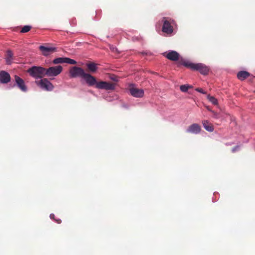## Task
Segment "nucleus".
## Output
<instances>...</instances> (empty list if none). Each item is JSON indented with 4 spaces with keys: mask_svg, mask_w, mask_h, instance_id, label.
<instances>
[{
    "mask_svg": "<svg viewBox=\"0 0 255 255\" xmlns=\"http://www.w3.org/2000/svg\"><path fill=\"white\" fill-rule=\"evenodd\" d=\"M115 51H117V48H113V51H115Z\"/></svg>",
    "mask_w": 255,
    "mask_h": 255,
    "instance_id": "cd10ccee",
    "label": "nucleus"
},
{
    "mask_svg": "<svg viewBox=\"0 0 255 255\" xmlns=\"http://www.w3.org/2000/svg\"><path fill=\"white\" fill-rule=\"evenodd\" d=\"M179 64L193 70L198 71L203 75H207L209 72V68L202 63H193L189 61L181 60Z\"/></svg>",
    "mask_w": 255,
    "mask_h": 255,
    "instance_id": "f03ea898",
    "label": "nucleus"
},
{
    "mask_svg": "<svg viewBox=\"0 0 255 255\" xmlns=\"http://www.w3.org/2000/svg\"><path fill=\"white\" fill-rule=\"evenodd\" d=\"M13 53L11 51L7 50L6 54V62L7 64H10L12 60Z\"/></svg>",
    "mask_w": 255,
    "mask_h": 255,
    "instance_id": "dca6fc26",
    "label": "nucleus"
},
{
    "mask_svg": "<svg viewBox=\"0 0 255 255\" xmlns=\"http://www.w3.org/2000/svg\"><path fill=\"white\" fill-rule=\"evenodd\" d=\"M31 28V26L29 25H25L23 27H22L20 32L21 33H26L28 32Z\"/></svg>",
    "mask_w": 255,
    "mask_h": 255,
    "instance_id": "aec40b11",
    "label": "nucleus"
},
{
    "mask_svg": "<svg viewBox=\"0 0 255 255\" xmlns=\"http://www.w3.org/2000/svg\"><path fill=\"white\" fill-rule=\"evenodd\" d=\"M66 57H59L55 58L53 60V63L55 64L63 63H66Z\"/></svg>",
    "mask_w": 255,
    "mask_h": 255,
    "instance_id": "f3484780",
    "label": "nucleus"
},
{
    "mask_svg": "<svg viewBox=\"0 0 255 255\" xmlns=\"http://www.w3.org/2000/svg\"><path fill=\"white\" fill-rule=\"evenodd\" d=\"M39 49L41 51L42 55L44 56H47L51 53L56 51V48L53 47L40 46H39Z\"/></svg>",
    "mask_w": 255,
    "mask_h": 255,
    "instance_id": "0eeeda50",
    "label": "nucleus"
},
{
    "mask_svg": "<svg viewBox=\"0 0 255 255\" xmlns=\"http://www.w3.org/2000/svg\"><path fill=\"white\" fill-rule=\"evenodd\" d=\"M195 90H196V91H198V92H200V93H202L203 94H206V92H205L203 90V89H202V88H197Z\"/></svg>",
    "mask_w": 255,
    "mask_h": 255,
    "instance_id": "4be33fe9",
    "label": "nucleus"
},
{
    "mask_svg": "<svg viewBox=\"0 0 255 255\" xmlns=\"http://www.w3.org/2000/svg\"><path fill=\"white\" fill-rule=\"evenodd\" d=\"M87 67L89 71L92 73L95 72L98 69L97 64L93 62L87 63Z\"/></svg>",
    "mask_w": 255,
    "mask_h": 255,
    "instance_id": "2eb2a0df",
    "label": "nucleus"
},
{
    "mask_svg": "<svg viewBox=\"0 0 255 255\" xmlns=\"http://www.w3.org/2000/svg\"><path fill=\"white\" fill-rule=\"evenodd\" d=\"M130 94L136 98H141L144 96V91L142 89L135 87H131L129 89Z\"/></svg>",
    "mask_w": 255,
    "mask_h": 255,
    "instance_id": "6e6552de",
    "label": "nucleus"
},
{
    "mask_svg": "<svg viewBox=\"0 0 255 255\" xmlns=\"http://www.w3.org/2000/svg\"><path fill=\"white\" fill-rule=\"evenodd\" d=\"M202 123L204 128L206 130L210 132H212L214 130V127L213 125L209 123L208 121H204Z\"/></svg>",
    "mask_w": 255,
    "mask_h": 255,
    "instance_id": "4468645a",
    "label": "nucleus"
},
{
    "mask_svg": "<svg viewBox=\"0 0 255 255\" xmlns=\"http://www.w3.org/2000/svg\"><path fill=\"white\" fill-rule=\"evenodd\" d=\"M62 67L60 65L46 68L45 76L49 77L56 76L62 72Z\"/></svg>",
    "mask_w": 255,
    "mask_h": 255,
    "instance_id": "39448f33",
    "label": "nucleus"
},
{
    "mask_svg": "<svg viewBox=\"0 0 255 255\" xmlns=\"http://www.w3.org/2000/svg\"><path fill=\"white\" fill-rule=\"evenodd\" d=\"M46 68L41 66H32L27 70L29 75L35 79L42 78L45 76Z\"/></svg>",
    "mask_w": 255,
    "mask_h": 255,
    "instance_id": "7ed1b4c3",
    "label": "nucleus"
},
{
    "mask_svg": "<svg viewBox=\"0 0 255 255\" xmlns=\"http://www.w3.org/2000/svg\"><path fill=\"white\" fill-rule=\"evenodd\" d=\"M212 112L213 113V114H214V117L215 118H219V115L217 113L214 112V111H212Z\"/></svg>",
    "mask_w": 255,
    "mask_h": 255,
    "instance_id": "b1692460",
    "label": "nucleus"
},
{
    "mask_svg": "<svg viewBox=\"0 0 255 255\" xmlns=\"http://www.w3.org/2000/svg\"><path fill=\"white\" fill-rule=\"evenodd\" d=\"M54 215L53 214H51L50 215V217L51 219H54Z\"/></svg>",
    "mask_w": 255,
    "mask_h": 255,
    "instance_id": "a878e982",
    "label": "nucleus"
},
{
    "mask_svg": "<svg viewBox=\"0 0 255 255\" xmlns=\"http://www.w3.org/2000/svg\"><path fill=\"white\" fill-rule=\"evenodd\" d=\"M207 109H208V110H209V111H211V112L212 111H211V109L209 108V107H207Z\"/></svg>",
    "mask_w": 255,
    "mask_h": 255,
    "instance_id": "c85d7f7f",
    "label": "nucleus"
},
{
    "mask_svg": "<svg viewBox=\"0 0 255 255\" xmlns=\"http://www.w3.org/2000/svg\"><path fill=\"white\" fill-rule=\"evenodd\" d=\"M10 81V75L4 71L0 72V82L3 84L8 83Z\"/></svg>",
    "mask_w": 255,
    "mask_h": 255,
    "instance_id": "9b49d317",
    "label": "nucleus"
},
{
    "mask_svg": "<svg viewBox=\"0 0 255 255\" xmlns=\"http://www.w3.org/2000/svg\"><path fill=\"white\" fill-rule=\"evenodd\" d=\"M207 99L209 101L211 102L213 104L215 105H218V100L214 97L211 96L210 95H208Z\"/></svg>",
    "mask_w": 255,
    "mask_h": 255,
    "instance_id": "6ab92c4d",
    "label": "nucleus"
},
{
    "mask_svg": "<svg viewBox=\"0 0 255 255\" xmlns=\"http://www.w3.org/2000/svg\"><path fill=\"white\" fill-rule=\"evenodd\" d=\"M66 63L70 64H76L77 63V62L72 59H70L69 58H66Z\"/></svg>",
    "mask_w": 255,
    "mask_h": 255,
    "instance_id": "412c9836",
    "label": "nucleus"
},
{
    "mask_svg": "<svg viewBox=\"0 0 255 255\" xmlns=\"http://www.w3.org/2000/svg\"><path fill=\"white\" fill-rule=\"evenodd\" d=\"M14 79L18 87L23 92L27 91V87L25 86L24 81L19 76L15 75Z\"/></svg>",
    "mask_w": 255,
    "mask_h": 255,
    "instance_id": "9d476101",
    "label": "nucleus"
},
{
    "mask_svg": "<svg viewBox=\"0 0 255 255\" xmlns=\"http://www.w3.org/2000/svg\"><path fill=\"white\" fill-rule=\"evenodd\" d=\"M201 128L199 125L197 124H193L190 125L186 130L188 133L193 134H198L201 131Z\"/></svg>",
    "mask_w": 255,
    "mask_h": 255,
    "instance_id": "1a4fd4ad",
    "label": "nucleus"
},
{
    "mask_svg": "<svg viewBox=\"0 0 255 255\" xmlns=\"http://www.w3.org/2000/svg\"><path fill=\"white\" fill-rule=\"evenodd\" d=\"M69 76L70 78L81 77L84 79L87 84L99 89H104L106 90H113L115 88V84L105 81L97 82L96 78L89 73L85 72L83 69L81 67L73 66L69 70Z\"/></svg>",
    "mask_w": 255,
    "mask_h": 255,
    "instance_id": "f257e3e1",
    "label": "nucleus"
},
{
    "mask_svg": "<svg viewBox=\"0 0 255 255\" xmlns=\"http://www.w3.org/2000/svg\"><path fill=\"white\" fill-rule=\"evenodd\" d=\"M239 146L237 145L232 149V152L234 153L239 149Z\"/></svg>",
    "mask_w": 255,
    "mask_h": 255,
    "instance_id": "5701e85b",
    "label": "nucleus"
},
{
    "mask_svg": "<svg viewBox=\"0 0 255 255\" xmlns=\"http://www.w3.org/2000/svg\"><path fill=\"white\" fill-rule=\"evenodd\" d=\"M35 83L36 85L40 87L42 89L51 91L53 90L54 86L46 78H43L39 81H36Z\"/></svg>",
    "mask_w": 255,
    "mask_h": 255,
    "instance_id": "20e7f679",
    "label": "nucleus"
},
{
    "mask_svg": "<svg viewBox=\"0 0 255 255\" xmlns=\"http://www.w3.org/2000/svg\"><path fill=\"white\" fill-rule=\"evenodd\" d=\"M163 24L162 26V31L167 34H171L173 31V27L171 24L174 21L167 17H164L163 18Z\"/></svg>",
    "mask_w": 255,
    "mask_h": 255,
    "instance_id": "423d86ee",
    "label": "nucleus"
},
{
    "mask_svg": "<svg viewBox=\"0 0 255 255\" xmlns=\"http://www.w3.org/2000/svg\"><path fill=\"white\" fill-rule=\"evenodd\" d=\"M193 86L189 85H182L180 86V89L183 92H186L188 89L192 88Z\"/></svg>",
    "mask_w": 255,
    "mask_h": 255,
    "instance_id": "a211bd4d",
    "label": "nucleus"
},
{
    "mask_svg": "<svg viewBox=\"0 0 255 255\" xmlns=\"http://www.w3.org/2000/svg\"><path fill=\"white\" fill-rule=\"evenodd\" d=\"M111 79L112 80L114 81H118L117 77H111Z\"/></svg>",
    "mask_w": 255,
    "mask_h": 255,
    "instance_id": "393cba45",
    "label": "nucleus"
},
{
    "mask_svg": "<svg viewBox=\"0 0 255 255\" xmlns=\"http://www.w3.org/2000/svg\"><path fill=\"white\" fill-rule=\"evenodd\" d=\"M56 221L58 224H60L61 223V220L60 219L57 220Z\"/></svg>",
    "mask_w": 255,
    "mask_h": 255,
    "instance_id": "bb28decb",
    "label": "nucleus"
},
{
    "mask_svg": "<svg viewBox=\"0 0 255 255\" xmlns=\"http://www.w3.org/2000/svg\"><path fill=\"white\" fill-rule=\"evenodd\" d=\"M250 75V74L247 71H241L238 72L237 77L239 80L243 81L249 77Z\"/></svg>",
    "mask_w": 255,
    "mask_h": 255,
    "instance_id": "ddd939ff",
    "label": "nucleus"
},
{
    "mask_svg": "<svg viewBox=\"0 0 255 255\" xmlns=\"http://www.w3.org/2000/svg\"><path fill=\"white\" fill-rule=\"evenodd\" d=\"M166 57L172 61H177L179 59V54L175 51H171L167 54Z\"/></svg>",
    "mask_w": 255,
    "mask_h": 255,
    "instance_id": "f8f14e48",
    "label": "nucleus"
}]
</instances>
